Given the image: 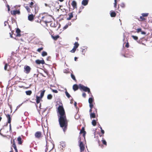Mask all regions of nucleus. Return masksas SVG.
<instances>
[{"mask_svg":"<svg viewBox=\"0 0 152 152\" xmlns=\"http://www.w3.org/2000/svg\"><path fill=\"white\" fill-rule=\"evenodd\" d=\"M25 7L26 9V10L28 12H30L31 10L30 7H28V6H24Z\"/></svg>","mask_w":152,"mask_h":152,"instance_id":"4be33fe9","label":"nucleus"},{"mask_svg":"<svg viewBox=\"0 0 152 152\" xmlns=\"http://www.w3.org/2000/svg\"><path fill=\"white\" fill-rule=\"evenodd\" d=\"M57 112L58 113V121L60 126L61 127H64L63 130L64 131L65 128L67 126V121L63 107L59 106L58 108Z\"/></svg>","mask_w":152,"mask_h":152,"instance_id":"f257e3e1","label":"nucleus"},{"mask_svg":"<svg viewBox=\"0 0 152 152\" xmlns=\"http://www.w3.org/2000/svg\"><path fill=\"white\" fill-rule=\"evenodd\" d=\"M50 18L51 17L45 18V20H43L45 24H47V23H49V21H48L49 19V18Z\"/></svg>","mask_w":152,"mask_h":152,"instance_id":"f3484780","label":"nucleus"},{"mask_svg":"<svg viewBox=\"0 0 152 152\" xmlns=\"http://www.w3.org/2000/svg\"><path fill=\"white\" fill-rule=\"evenodd\" d=\"M45 90H44L43 91H41L40 94V97L41 98H42L44 96V93L45 92Z\"/></svg>","mask_w":152,"mask_h":152,"instance_id":"393cba45","label":"nucleus"},{"mask_svg":"<svg viewBox=\"0 0 152 152\" xmlns=\"http://www.w3.org/2000/svg\"><path fill=\"white\" fill-rule=\"evenodd\" d=\"M86 133V132H85L83 133V137H84V138H85Z\"/></svg>","mask_w":152,"mask_h":152,"instance_id":"4d7b16f0","label":"nucleus"},{"mask_svg":"<svg viewBox=\"0 0 152 152\" xmlns=\"http://www.w3.org/2000/svg\"><path fill=\"white\" fill-rule=\"evenodd\" d=\"M61 146L63 148H64L66 146V144L64 142H62L61 144Z\"/></svg>","mask_w":152,"mask_h":152,"instance_id":"7c9ffc66","label":"nucleus"},{"mask_svg":"<svg viewBox=\"0 0 152 152\" xmlns=\"http://www.w3.org/2000/svg\"><path fill=\"white\" fill-rule=\"evenodd\" d=\"M8 66V64H5L4 67V69L5 70H7V67Z\"/></svg>","mask_w":152,"mask_h":152,"instance_id":"c03bdc74","label":"nucleus"},{"mask_svg":"<svg viewBox=\"0 0 152 152\" xmlns=\"http://www.w3.org/2000/svg\"><path fill=\"white\" fill-rule=\"evenodd\" d=\"M137 33H139L141 31L142 29L141 28H139L137 29Z\"/></svg>","mask_w":152,"mask_h":152,"instance_id":"37998d69","label":"nucleus"},{"mask_svg":"<svg viewBox=\"0 0 152 152\" xmlns=\"http://www.w3.org/2000/svg\"><path fill=\"white\" fill-rule=\"evenodd\" d=\"M116 0H114V6L115 7H116Z\"/></svg>","mask_w":152,"mask_h":152,"instance_id":"09e8293b","label":"nucleus"},{"mask_svg":"<svg viewBox=\"0 0 152 152\" xmlns=\"http://www.w3.org/2000/svg\"><path fill=\"white\" fill-rule=\"evenodd\" d=\"M26 95H30L32 93V91H26Z\"/></svg>","mask_w":152,"mask_h":152,"instance_id":"bb28decb","label":"nucleus"},{"mask_svg":"<svg viewBox=\"0 0 152 152\" xmlns=\"http://www.w3.org/2000/svg\"><path fill=\"white\" fill-rule=\"evenodd\" d=\"M101 132L102 134H103L104 133V131L102 129L101 127H100Z\"/></svg>","mask_w":152,"mask_h":152,"instance_id":"79ce46f5","label":"nucleus"},{"mask_svg":"<svg viewBox=\"0 0 152 152\" xmlns=\"http://www.w3.org/2000/svg\"><path fill=\"white\" fill-rule=\"evenodd\" d=\"M94 101V99L93 98H89L88 99V102L89 104L91 103H93V102Z\"/></svg>","mask_w":152,"mask_h":152,"instance_id":"b1692460","label":"nucleus"},{"mask_svg":"<svg viewBox=\"0 0 152 152\" xmlns=\"http://www.w3.org/2000/svg\"><path fill=\"white\" fill-rule=\"evenodd\" d=\"M52 38L54 40H56L59 37V36L58 35H57L55 36H52Z\"/></svg>","mask_w":152,"mask_h":152,"instance_id":"a878e982","label":"nucleus"},{"mask_svg":"<svg viewBox=\"0 0 152 152\" xmlns=\"http://www.w3.org/2000/svg\"><path fill=\"white\" fill-rule=\"evenodd\" d=\"M10 37H12V34L11 33H10Z\"/></svg>","mask_w":152,"mask_h":152,"instance_id":"774afa93","label":"nucleus"},{"mask_svg":"<svg viewBox=\"0 0 152 152\" xmlns=\"http://www.w3.org/2000/svg\"><path fill=\"white\" fill-rule=\"evenodd\" d=\"M34 16L33 14L29 15L28 16V20L30 21H32L34 19Z\"/></svg>","mask_w":152,"mask_h":152,"instance_id":"6e6552de","label":"nucleus"},{"mask_svg":"<svg viewBox=\"0 0 152 152\" xmlns=\"http://www.w3.org/2000/svg\"><path fill=\"white\" fill-rule=\"evenodd\" d=\"M23 103H22V104H21L19 105H18V106H17V108H19L21 105Z\"/></svg>","mask_w":152,"mask_h":152,"instance_id":"5fc2aeb1","label":"nucleus"},{"mask_svg":"<svg viewBox=\"0 0 152 152\" xmlns=\"http://www.w3.org/2000/svg\"><path fill=\"white\" fill-rule=\"evenodd\" d=\"M7 8H8V11H10V6L9 5H7Z\"/></svg>","mask_w":152,"mask_h":152,"instance_id":"13d9d810","label":"nucleus"},{"mask_svg":"<svg viewBox=\"0 0 152 152\" xmlns=\"http://www.w3.org/2000/svg\"><path fill=\"white\" fill-rule=\"evenodd\" d=\"M7 117L8 120V123H10L11 122V118L10 117V116L9 115H7Z\"/></svg>","mask_w":152,"mask_h":152,"instance_id":"aec40b11","label":"nucleus"},{"mask_svg":"<svg viewBox=\"0 0 152 152\" xmlns=\"http://www.w3.org/2000/svg\"><path fill=\"white\" fill-rule=\"evenodd\" d=\"M20 30L19 28H17L16 31V32L17 34L16 36L18 37H20Z\"/></svg>","mask_w":152,"mask_h":152,"instance_id":"9b49d317","label":"nucleus"},{"mask_svg":"<svg viewBox=\"0 0 152 152\" xmlns=\"http://www.w3.org/2000/svg\"><path fill=\"white\" fill-rule=\"evenodd\" d=\"M78 142L79 143V146L80 147V152H82L84 150L85 147L83 142L81 141L80 137L79 138Z\"/></svg>","mask_w":152,"mask_h":152,"instance_id":"7ed1b4c3","label":"nucleus"},{"mask_svg":"<svg viewBox=\"0 0 152 152\" xmlns=\"http://www.w3.org/2000/svg\"><path fill=\"white\" fill-rule=\"evenodd\" d=\"M77 59V58L76 57H75L74 58V59L75 61H76Z\"/></svg>","mask_w":152,"mask_h":152,"instance_id":"0e129e2a","label":"nucleus"},{"mask_svg":"<svg viewBox=\"0 0 152 152\" xmlns=\"http://www.w3.org/2000/svg\"><path fill=\"white\" fill-rule=\"evenodd\" d=\"M79 88L81 90H83L85 92H87L88 93H91L89 88L81 84L79 85Z\"/></svg>","mask_w":152,"mask_h":152,"instance_id":"f03ea898","label":"nucleus"},{"mask_svg":"<svg viewBox=\"0 0 152 152\" xmlns=\"http://www.w3.org/2000/svg\"><path fill=\"white\" fill-rule=\"evenodd\" d=\"M50 58V57H48L47 58V61H49Z\"/></svg>","mask_w":152,"mask_h":152,"instance_id":"bf43d9fd","label":"nucleus"},{"mask_svg":"<svg viewBox=\"0 0 152 152\" xmlns=\"http://www.w3.org/2000/svg\"><path fill=\"white\" fill-rule=\"evenodd\" d=\"M142 16L143 17H147L148 15V13H142Z\"/></svg>","mask_w":152,"mask_h":152,"instance_id":"473e14b6","label":"nucleus"},{"mask_svg":"<svg viewBox=\"0 0 152 152\" xmlns=\"http://www.w3.org/2000/svg\"><path fill=\"white\" fill-rule=\"evenodd\" d=\"M76 49V48L73 47V48L71 50L70 52L72 53H74Z\"/></svg>","mask_w":152,"mask_h":152,"instance_id":"58836bf2","label":"nucleus"},{"mask_svg":"<svg viewBox=\"0 0 152 152\" xmlns=\"http://www.w3.org/2000/svg\"><path fill=\"white\" fill-rule=\"evenodd\" d=\"M126 46L127 47V48H128L129 47V44H128V43H127L126 44Z\"/></svg>","mask_w":152,"mask_h":152,"instance_id":"052dcab7","label":"nucleus"},{"mask_svg":"<svg viewBox=\"0 0 152 152\" xmlns=\"http://www.w3.org/2000/svg\"><path fill=\"white\" fill-rule=\"evenodd\" d=\"M74 48H75L76 49L78 47L79 45V44L77 42H75L74 44Z\"/></svg>","mask_w":152,"mask_h":152,"instance_id":"5701e85b","label":"nucleus"},{"mask_svg":"<svg viewBox=\"0 0 152 152\" xmlns=\"http://www.w3.org/2000/svg\"><path fill=\"white\" fill-rule=\"evenodd\" d=\"M88 2V0H83L82 2V4L84 6L86 5Z\"/></svg>","mask_w":152,"mask_h":152,"instance_id":"9d476101","label":"nucleus"},{"mask_svg":"<svg viewBox=\"0 0 152 152\" xmlns=\"http://www.w3.org/2000/svg\"><path fill=\"white\" fill-rule=\"evenodd\" d=\"M46 149L45 152H47V150L48 149V146L47 145V144L46 145Z\"/></svg>","mask_w":152,"mask_h":152,"instance_id":"603ef678","label":"nucleus"},{"mask_svg":"<svg viewBox=\"0 0 152 152\" xmlns=\"http://www.w3.org/2000/svg\"><path fill=\"white\" fill-rule=\"evenodd\" d=\"M92 124L93 126H95L96 125V122L95 120H93L92 121Z\"/></svg>","mask_w":152,"mask_h":152,"instance_id":"c85d7f7f","label":"nucleus"},{"mask_svg":"<svg viewBox=\"0 0 152 152\" xmlns=\"http://www.w3.org/2000/svg\"><path fill=\"white\" fill-rule=\"evenodd\" d=\"M46 17H47V18L51 17V16L49 15H47L45 16L42 17V19H45V18H46Z\"/></svg>","mask_w":152,"mask_h":152,"instance_id":"e433bc0d","label":"nucleus"},{"mask_svg":"<svg viewBox=\"0 0 152 152\" xmlns=\"http://www.w3.org/2000/svg\"><path fill=\"white\" fill-rule=\"evenodd\" d=\"M89 107L90 108H91V109H92L94 107V105L93 103H91L90 104H89Z\"/></svg>","mask_w":152,"mask_h":152,"instance_id":"a19ab883","label":"nucleus"},{"mask_svg":"<svg viewBox=\"0 0 152 152\" xmlns=\"http://www.w3.org/2000/svg\"><path fill=\"white\" fill-rule=\"evenodd\" d=\"M141 34H146V33L144 31H141Z\"/></svg>","mask_w":152,"mask_h":152,"instance_id":"864d4df0","label":"nucleus"},{"mask_svg":"<svg viewBox=\"0 0 152 152\" xmlns=\"http://www.w3.org/2000/svg\"><path fill=\"white\" fill-rule=\"evenodd\" d=\"M87 47L86 46L84 47L82 49V52L85 53L87 50Z\"/></svg>","mask_w":152,"mask_h":152,"instance_id":"2eb2a0df","label":"nucleus"},{"mask_svg":"<svg viewBox=\"0 0 152 152\" xmlns=\"http://www.w3.org/2000/svg\"><path fill=\"white\" fill-rule=\"evenodd\" d=\"M33 4L34 3L32 2H31L30 4V6L29 7H31L32 9V6L33 5Z\"/></svg>","mask_w":152,"mask_h":152,"instance_id":"de8ad7c7","label":"nucleus"},{"mask_svg":"<svg viewBox=\"0 0 152 152\" xmlns=\"http://www.w3.org/2000/svg\"><path fill=\"white\" fill-rule=\"evenodd\" d=\"M8 24V22H7L5 21L4 23V24L5 26H7Z\"/></svg>","mask_w":152,"mask_h":152,"instance_id":"6e6d98bb","label":"nucleus"},{"mask_svg":"<svg viewBox=\"0 0 152 152\" xmlns=\"http://www.w3.org/2000/svg\"><path fill=\"white\" fill-rule=\"evenodd\" d=\"M12 146L15 149L16 152H18V151L17 149V148L16 146V145L15 143V141L13 140V144L12 145Z\"/></svg>","mask_w":152,"mask_h":152,"instance_id":"ddd939ff","label":"nucleus"},{"mask_svg":"<svg viewBox=\"0 0 152 152\" xmlns=\"http://www.w3.org/2000/svg\"><path fill=\"white\" fill-rule=\"evenodd\" d=\"M52 96L51 94H49L47 96V99H52Z\"/></svg>","mask_w":152,"mask_h":152,"instance_id":"c756f323","label":"nucleus"},{"mask_svg":"<svg viewBox=\"0 0 152 152\" xmlns=\"http://www.w3.org/2000/svg\"><path fill=\"white\" fill-rule=\"evenodd\" d=\"M140 19L141 20H145V19L143 18L142 16H140Z\"/></svg>","mask_w":152,"mask_h":152,"instance_id":"a18cd8bd","label":"nucleus"},{"mask_svg":"<svg viewBox=\"0 0 152 152\" xmlns=\"http://www.w3.org/2000/svg\"><path fill=\"white\" fill-rule=\"evenodd\" d=\"M133 38L135 40H137L138 39V37L137 36L132 35V36Z\"/></svg>","mask_w":152,"mask_h":152,"instance_id":"c9c22d12","label":"nucleus"},{"mask_svg":"<svg viewBox=\"0 0 152 152\" xmlns=\"http://www.w3.org/2000/svg\"><path fill=\"white\" fill-rule=\"evenodd\" d=\"M17 140L18 141V143L19 144H21L22 143L21 138L20 137H18Z\"/></svg>","mask_w":152,"mask_h":152,"instance_id":"dca6fc26","label":"nucleus"},{"mask_svg":"<svg viewBox=\"0 0 152 152\" xmlns=\"http://www.w3.org/2000/svg\"><path fill=\"white\" fill-rule=\"evenodd\" d=\"M11 124H10V130H11Z\"/></svg>","mask_w":152,"mask_h":152,"instance_id":"69168bd1","label":"nucleus"},{"mask_svg":"<svg viewBox=\"0 0 152 152\" xmlns=\"http://www.w3.org/2000/svg\"><path fill=\"white\" fill-rule=\"evenodd\" d=\"M35 135L36 137L39 138L41 136V132H37L35 133Z\"/></svg>","mask_w":152,"mask_h":152,"instance_id":"0eeeda50","label":"nucleus"},{"mask_svg":"<svg viewBox=\"0 0 152 152\" xmlns=\"http://www.w3.org/2000/svg\"><path fill=\"white\" fill-rule=\"evenodd\" d=\"M43 49V48H39L37 50V51L38 52H40Z\"/></svg>","mask_w":152,"mask_h":152,"instance_id":"ea45409f","label":"nucleus"},{"mask_svg":"<svg viewBox=\"0 0 152 152\" xmlns=\"http://www.w3.org/2000/svg\"><path fill=\"white\" fill-rule=\"evenodd\" d=\"M73 89L75 91L77 90L78 89V86L76 84L74 85L73 86Z\"/></svg>","mask_w":152,"mask_h":152,"instance_id":"6ab92c4d","label":"nucleus"},{"mask_svg":"<svg viewBox=\"0 0 152 152\" xmlns=\"http://www.w3.org/2000/svg\"><path fill=\"white\" fill-rule=\"evenodd\" d=\"M71 4L74 8H77V3L75 1H72Z\"/></svg>","mask_w":152,"mask_h":152,"instance_id":"1a4fd4ad","label":"nucleus"},{"mask_svg":"<svg viewBox=\"0 0 152 152\" xmlns=\"http://www.w3.org/2000/svg\"><path fill=\"white\" fill-rule=\"evenodd\" d=\"M102 143L105 145H107V142L103 138H102Z\"/></svg>","mask_w":152,"mask_h":152,"instance_id":"72a5a7b5","label":"nucleus"},{"mask_svg":"<svg viewBox=\"0 0 152 152\" xmlns=\"http://www.w3.org/2000/svg\"><path fill=\"white\" fill-rule=\"evenodd\" d=\"M35 62L36 64H44L45 62L43 60H36L35 61Z\"/></svg>","mask_w":152,"mask_h":152,"instance_id":"423d86ee","label":"nucleus"},{"mask_svg":"<svg viewBox=\"0 0 152 152\" xmlns=\"http://www.w3.org/2000/svg\"><path fill=\"white\" fill-rule=\"evenodd\" d=\"M82 96L84 97H85L86 96V94L85 93H83L82 94Z\"/></svg>","mask_w":152,"mask_h":152,"instance_id":"8fccbe9b","label":"nucleus"},{"mask_svg":"<svg viewBox=\"0 0 152 152\" xmlns=\"http://www.w3.org/2000/svg\"><path fill=\"white\" fill-rule=\"evenodd\" d=\"M92 111V109H91V108H90V110H89V112H90V113H91Z\"/></svg>","mask_w":152,"mask_h":152,"instance_id":"e2e57ef3","label":"nucleus"},{"mask_svg":"<svg viewBox=\"0 0 152 152\" xmlns=\"http://www.w3.org/2000/svg\"><path fill=\"white\" fill-rule=\"evenodd\" d=\"M68 26L67 25H66L64 27V29H66L68 27Z\"/></svg>","mask_w":152,"mask_h":152,"instance_id":"3c124183","label":"nucleus"},{"mask_svg":"<svg viewBox=\"0 0 152 152\" xmlns=\"http://www.w3.org/2000/svg\"><path fill=\"white\" fill-rule=\"evenodd\" d=\"M73 103V99L71 100L70 101V103L72 104Z\"/></svg>","mask_w":152,"mask_h":152,"instance_id":"338daca9","label":"nucleus"},{"mask_svg":"<svg viewBox=\"0 0 152 152\" xmlns=\"http://www.w3.org/2000/svg\"><path fill=\"white\" fill-rule=\"evenodd\" d=\"M47 55V53L45 51H43L42 52V56H45Z\"/></svg>","mask_w":152,"mask_h":152,"instance_id":"2f4dec72","label":"nucleus"},{"mask_svg":"<svg viewBox=\"0 0 152 152\" xmlns=\"http://www.w3.org/2000/svg\"><path fill=\"white\" fill-rule=\"evenodd\" d=\"M65 93L66 94V96L68 98H69L71 96L67 92V91H65Z\"/></svg>","mask_w":152,"mask_h":152,"instance_id":"cd10ccee","label":"nucleus"},{"mask_svg":"<svg viewBox=\"0 0 152 152\" xmlns=\"http://www.w3.org/2000/svg\"><path fill=\"white\" fill-rule=\"evenodd\" d=\"M42 98L40 97V96H36V102L37 104H39V103L41 99Z\"/></svg>","mask_w":152,"mask_h":152,"instance_id":"f8f14e48","label":"nucleus"},{"mask_svg":"<svg viewBox=\"0 0 152 152\" xmlns=\"http://www.w3.org/2000/svg\"><path fill=\"white\" fill-rule=\"evenodd\" d=\"M76 104H77V103L76 102H75V103H74V106L76 107Z\"/></svg>","mask_w":152,"mask_h":152,"instance_id":"680f3d73","label":"nucleus"},{"mask_svg":"<svg viewBox=\"0 0 152 152\" xmlns=\"http://www.w3.org/2000/svg\"><path fill=\"white\" fill-rule=\"evenodd\" d=\"M86 132L84 130V127H82L81 129V130L80 132V133L81 134Z\"/></svg>","mask_w":152,"mask_h":152,"instance_id":"f704fd0d","label":"nucleus"},{"mask_svg":"<svg viewBox=\"0 0 152 152\" xmlns=\"http://www.w3.org/2000/svg\"><path fill=\"white\" fill-rule=\"evenodd\" d=\"M90 117L91 118H95L96 115L94 113H90Z\"/></svg>","mask_w":152,"mask_h":152,"instance_id":"4468645a","label":"nucleus"},{"mask_svg":"<svg viewBox=\"0 0 152 152\" xmlns=\"http://www.w3.org/2000/svg\"><path fill=\"white\" fill-rule=\"evenodd\" d=\"M11 12L12 15H14L17 14L19 15L20 13V12L19 10H13L11 11Z\"/></svg>","mask_w":152,"mask_h":152,"instance_id":"39448f33","label":"nucleus"},{"mask_svg":"<svg viewBox=\"0 0 152 152\" xmlns=\"http://www.w3.org/2000/svg\"><path fill=\"white\" fill-rule=\"evenodd\" d=\"M110 16L112 17H115L116 16V13L114 11H111L110 12Z\"/></svg>","mask_w":152,"mask_h":152,"instance_id":"a211bd4d","label":"nucleus"},{"mask_svg":"<svg viewBox=\"0 0 152 152\" xmlns=\"http://www.w3.org/2000/svg\"><path fill=\"white\" fill-rule=\"evenodd\" d=\"M31 68L28 66H25L24 68V71L26 74L29 73L31 71Z\"/></svg>","mask_w":152,"mask_h":152,"instance_id":"20e7f679","label":"nucleus"},{"mask_svg":"<svg viewBox=\"0 0 152 152\" xmlns=\"http://www.w3.org/2000/svg\"><path fill=\"white\" fill-rule=\"evenodd\" d=\"M52 91L54 92V93H57L58 92V91L56 90H54V89H51Z\"/></svg>","mask_w":152,"mask_h":152,"instance_id":"49530a36","label":"nucleus"},{"mask_svg":"<svg viewBox=\"0 0 152 152\" xmlns=\"http://www.w3.org/2000/svg\"><path fill=\"white\" fill-rule=\"evenodd\" d=\"M69 18H67V20H70L73 17V15L72 13H71L69 15Z\"/></svg>","mask_w":152,"mask_h":152,"instance_id":"412c9836","label":"nucleus"},{"mask_svg":"<svg viewBox=\"0 0 152 152\" xmlns=\"http://www.w3.org/2000/svg\"><path fill=\"white\" fill-rule=\"evenodd\" d=\"M71 77L73 80H76V79L75 76L72 74H71Z\"/></svg>","mask_w":152,"mask_h":152,"instance_id":"4c0bfd02","label":"nucleus"}]
</instances>
